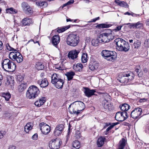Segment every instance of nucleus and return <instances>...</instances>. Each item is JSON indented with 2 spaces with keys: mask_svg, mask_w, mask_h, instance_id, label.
<instances>
[{
  "mask_svg": "<svg viewBox=\"0 0 149 149\" xmlns=\"http://www.w3.org/2000/svg\"><path fill=\"white\" fill-rule=\"evenodd\" d=\"M146 25L149 28V18L147 19L146 21Z\"/></svg>",
  "mask_w": 149,
  "mask_h": 149,
  "instance_id": "69168bd1",
  "label": "nucleus"
},
{
  "mask_svg": "<svg viewBox=\"0 0 149 149\" xmlns=\"http://www.w3.org/2000/svg\"><path fill=\"white\" fill-rule=\"evenodd\" d=\"M15 61H16L17 63H20L23 60V57L22 55L19 52V55L17 57H15Z\"/></svg>",
  "mask_w": 149,
  "mask_h": 149,
  "instance_id": "ea45409f",
  "label": "nucleus"
},
{
  "mask_svg": "<svg viewBox=\"0 0 149 149\" xmlns=\"http://www.w3.org/2000/svg\"><path fill=\"white\" fill-rule=\"evenodd\" d=\"M51 78V82L52 84H55L56 81L61 78L59 75L55 73H54L52 75Z\"/></svg>",
  "mask_w": 149,
  "mask_h": 149,
  "instance_id": "393cba45",
  "label": "nucleus"
},
{
  "mask_svg": "<svg viewBox=\"0 0 149 149\" xmlns=\"http://www.w3.org/2000/svg\"><path fill=\"white\" fill-rule=\"evenodd\" d=\"M26 88V85L23 83H21L18 87L19 90L20 92L23 91Z\"/></svg>",
  "mask_w": 149,
  "mask_h": 149,
  "instance_id": "79ce46f5",
  "label": "nucleus"
},
{
  "mask_svg": "<svg viewBox=\"0 0 149 149\" xmlns=\"http://www.w3.org/2000/svg\"><path fill=\"white\" fill-rule=\"evenodd\" d=\"M105 140V138L103 137H101L98 139L97 145L98 147H101L103 146Z\"/></svg>",
  "mask_w": 149,
  "mask_h": 149,
  "instance_id": "cd10ccee",
  "label": "nucleus"
},
{
  "mask_svg": "<svg viewBox=\"0 0 149 149\" xmlns=\"http://www.w3.org/2000/svg\"><path fill=\"white\" fill-rule=\"evenodd\" d=\"M102 56L107 60L112 61L117 57L116 53L114 52L104 50L101 52Z\"/></svg>",
  "mask_w": 149,
  "mask_h": 149,
  "instance_id": "0eeeda50",
  "label": "nucleus"
},
{
  "mask_svg": "<svg viewBox=\"0 0 149 149\" xmlns=\"http://www.w3.org/2000/svg\"><path fill=\"white\" fill-rule=\"evenodd\" d=\"M99 38L100 43H105L109 42V40L107 39L106 33L102 34L100 35Z\"/></svg>",
  "mask_w": 149,
  "mask_h": 149,
  "instance_id": "2eb2a0df",
  "label": "nucleus"
},
{
  "mask_svg": "<svg viewBox=\"0 0 149 149\" xmlns=\"http://www.w3.org/2000/svg\"><path fill=\"white\" fill-rule=\"evenodd\" d=\"M19 55V52L17 51L16 50H15V51L10 52L9 55V58L13 61H15V57L18 56Z\"/></svg>",
  "mask_w": 149,
  "mask_h": 149,
  "instance_id": "412c9836",
  "label": "nucleus"
},
{
  "mask_svg": "<svg viewBox=\"0 0 149 149\" xmlns=\"http://www.w3.org/2000/svg\"><path fill=\"white\" fill-rule=\"evenodd\" d=\"M61 142L58 139L52 140L49 142V147L52 149H58L60 147Z\"/></svg>",
  "mask_w": 149,
  "mask_h": 149,
  "instance_id": "9d476101",
  "label": "nucleus"
},
{
  "mask_svg": "<svg viewBox=\"0 0 149 149\" xmlns=\"http://www.w3.org/2000/svg\"><path fill=\"white\" fill-rule=\"evenodd\" d=\"M118 123H112V124L106 130L107 131L109 132V130L112 128L114 126L117 125Z\"/></svg>",
  "mask_w": 149,
  "mask_h": 149,
  "instance_id": "8fccbe9b",
  "label": "nucleus"
},
{
  "mask_svg": "<svg viewBox=\"0 0 149 149\" xmlns=\"http://www.w3.org/2000/svg\"><path fill=\"white\" fill-rule=\"evenodd\" d=\"M116 46V49L120 52H127L130 48L129 44L123 39L118 38L115 40Z\"/></svg>",
  "mask_w": 149,
  "mask_h": 149,
  "instance_id": "f03ea898",
  "label": "nucleus"
},
{
  "mask_svg": "<svg viewBox=\"0 0 149 149\" xmlns=\"http://www.w3.org/2000/svg\"><path fill=\"white\" fill-rule=\"evenodd\" d=\"M120 108L123 112H126L130 108V106L127 104H124L119 107Z\"/></svg>",
  "mask_w": 149,
  "mask_h": 149,
  "instance_id": "c85d7f7f",
  "label": "nucleus"
},
{
  "mask_svg": "<svg viewBox=\"0 0 149 149\" xmlns=\"http://www.w3.org/2000/svg\"><path fill=\"white\" fill-rule=\"evenodd\" d=\"M84 93L85 95L88 97H91L94 95L95 91L93 89L90 90L88 88H86Z\"/></svg>",
  "mask_w": 149,
  "mask_h": 149,
  "instance_id": "aec40b11",
  "label": "nucleus"
},
{
  "mask_svg": "<svg viewBox=\"0 0 149 149\" xmlns=\"http://www.w3.org/2000/svg\"><path fill=\"white\" fill-rule=\"evenodd\" d=\"M134 74L130 71L120 73L118 76V80L121 83L127 84L129 81L133 79Z\"/></svg>",
  "mask_w": 149,
  "mask_h": 149,
  "instance_id": "7ed1b4c3",
  "label": "nucleus"
},
{
  "mask_svg": "<svg viewBox=\"0 0 149 149\" xmlns=\"http://www.w3.org/2000/svg\"><path fill=\"white\" fill-rule=\"evenodd\" d=\"M38 83L42 88H45L47 86L48 83L47 80L46 78L44 79H40L38 80Z\"/></svg>",
  "mask_w": 149,
  "mask_h": 149,
  "instance_id": "a211bd4d",
  "label": "nucleus"
},
{
  "mask_svg": "<svg viewBox=\"0 0 149 149\" xmlns=\"http://www.w3.org/2000/svg\"><path fill=\"white\" fill-rule=\"evenodd\" d=\"M74 2V1L73 0H70L67 2V4H68V5H69L71 3H73Z\"/></svg>",
  "mask_w": 149,
  "mask_h": 149,
  "instance_id": "0e129e2a",
  "label": "nucleus"
},
{
  "mask_svg": "<svg viewBox=\"0 0 149 149\" xmlns=\"http://www.w3.org/2000/svg\"><path fill=\"white\" fill-rule=\"evenodd\" d=\"M56 69H58V70H63V69L62 68H61V67L60 66H59L57 67H56Z\"/></svg>",
  "mask_w": 149,
  "mask_h": 149,
  "instance_id": "774afa93",
  "label": "nucleus"
},
{
  "mask_svg": "<svg viewBox=\"0 0 149 149\" xmlns=\"http://www.w3.org/2000/svg\"><path fill=\"white\" fill-rule=\"evenodd\" d=\"M39 92V89L36 86H31L26 92V97L29 99H34L38 96Z\"/></svg>",
  "mask_w": 149,
  "mask_h": 149,
  "instance_id": "39448f33",
  "label": "nucleus"
},
{
  "mask_svg": "<svg viewBox=\"0 0 149 149\" xmlns=\"http://www.w3.org/2000/svg\"><path fill=\"white\" fill-rule=\"evenodd\" d=\"M34 42V44L38 43V45H40V44L39 43L38 41H34V40H33V39H31L30 40H29L28 41V42H27V44H28L29 42Z\"/></svg>",
  "mask_w": 149,
  "mask_h": 149,
  "instance_id": "5fc2aeb1",
  "label": "nucleus"
},
{
  "mask_svg": "<svg viewBox=\"0 0 149 149\" xmlns=\"http://www.w3.org/2000/svg\"><path fill=\"white\" fill-rule=\"evenodd\" d=\"M127 25H130L129 26V27H130V28H133L134 29H135V24L134 23H132V24H130V23H127L126 24Z\"/></svg>",
  "mask_w": 149,
  "mask_h": 149,
  "instance_id": "864d4df0",
  "label": "nucleus"
},
{
  "mask_svg": "<svg viewBox=\"0 0 149 149\" xmlns=\"http://www.w3.org/2000/svg\"><path fill=\"white\" fill-rule=\"evenodd\" d=\"M73 149H79L80 147V143L78 141L75 140L73 143Z\"/></svg>",
  "mask_w": 149,
  "mask_h": 149,
  "instance_id": "f704fd0d",
  "label": "nucleus"
},
{
  "mask_svg": "<svg viewBox=\"0 0 149 149\" xmlns=\"http://www.w3.org/2000/svg\"><path fill=\"white\" fill-rule=\"evenodd\" d=\"M22 9L26 13H31L32 12V8L29 5L25 2H23L21 4Z\"/></svg>",
  "mask_w": 149,
  "mask_h": 149,
  "instance_id": "4468645a",
  "label": "nucleus"
},
{
  "mask_svg": "<svg viewBox=\"0 0 149 149\" xmlns=\"http://www.w3.org/2000/svg\"><path fill=\"white\" fill-rule=\"evenodd\" d=\"M92 45L95 46H97L98 45V44L100 42L99 38L96 39H93L92 40Z\"/></svg>",
  "mask_w": 149,
  "mask_h": 149,
  "instance_id": "a19ab883",
  "label": "nucleus"
},
{
  "mask_svg": "<svg viewBox=\"0 0 149 149\" xmlns=\"http://www.w3.org/2000/svg\"><path fill=\"white\" fill-rule=\"evenodd\" d=\"M64 128V125L60 124L57 125L54 131V134L56 136H58L62 133Z\"/></svg>",
  "mask_w": 149,
  "mask_h": 149,
  "instance_id": "f8f14e48",
  "label": "nucleus"
},
{
  "mask_svg": "<svg viewBox=\"0 0 149 149\" xmlns=\"http://www.w3.org/2000/svg\"><path fill=\"white\" fill-rule=\"evenodd\" d=\"M39 126L42 133L44 134H47L50 132V127L46 123L42 122L40 123Z\"/></svg>",
  "mask_w": 149,
  "mask_h": 149,
  "instance_id": "9b49d317",
  "label": "nucleus"
},
{
  "mask_svg": "<svg viewBox=\"0 0 149 149\" xmlns=\"http://www.w3.org/2000/svg\"><path fill=\"white\" fill-rule=\"evenodd\" d=\"M36 67L38 70H42L44 68V66L41 62H38L36 64Z\"/></svg>",
  "mask_w": 149,
  "mask_h": 149,
  "instance_id": "58836bf2",
  "label": "nucleus"
},
{
  "mask_svg": "<svg viewBox=\"0 0 149 149\" xmlns=\"http://www.w3.org/2000/svg\"><path fill=\"white\" fill-rule=\"evenodd\" d=\"M33 22L31 19L28 18H25L23 19L22 21V23L24 26H29L31 24H32Z\"/></svg>",
  "mask_w": 149,
  "mask_h": 149,
  "instance_id": "a878e982",
  "label": "nucleus"
},
{
  "mask_svg": "<svg viewBox=\"0 0 149 149\" xmlns=\"http://www.w3.org/2000/svg\"><path fill=\"white\" fill-rule=\"evenodd\" d=\"M70 27V26L68 25L62 28H58L57 29V31L58 33H61Z\"/></svg>",
  "mask_w": 149,
  "mask_h": 149,
  "instance_id": "e433bc0d",
  "label": "nucleus"
},
{
  "mask_svg": "<svg viewBox=\"0 0 149 149\" xmlns=\"http://www.w3.org/2000/svg\"><path fill=\"white\" fill-rule=\"evenodd\" d=\"M123 26L122 25H120V26H117L116 28L113 29L112 31L113 32H116L120 30L123 27Z\"/></svg>",
  "mask_w": 149,
  "mask_h": 149,
  "instance_id": "3c124183",
  "label": "nucleus"
},
{
  "mask_svg": "<svg viewBox=\"0 0 149 149\" xmlns=\"http://www.w3.org/2000/svg\"><path fill=\"white\" fill-rule=\"evenodd\" d=\"M83 67L81 63H77L75 66L73 67L74 69L77 71H80Z\"/></svg>",
  "mask_w": 149,
  "mask_h": 149,
  "instance_id": "c9c22d12",
  "label": "nucleus"
},
{
  "mask_svg": "<svg viewBox=\"0 0 149 149\" xmlns=\"http://www.w3.org/2000/svg\"><path fill=\"white\" fill-rule=\"evenodd\" d=\"M75 75V73L73 71H70L67 72L65 74L67 76L68 81L72 80L74 76Z\"/></svg>",
  "mask_w": 149,
  "mask_h": 149,
  "instance_id": "2f4dec72",
  "label": "nucleus"
},
{
  "mask_svg": "<svg viewBox=\"0 0 149 149\" xmlns=\"http://www.w3.org/2000/svg\"><path fill=\"white\" fill-rule=\"evenodd\" d=\"M46 98L45 97H42L36 101L34 103L35 105L38 107H40L45 102Z\"/></svg>",
  "mask_w": 149,
  "mask_h": 149,
  "instance_id": "f3484780",
  "label": "nucleus"
},
{
  "mask_svg": "<svg viewBox=\"0 0 149 149\" xmlns=\"http://www.w3.org/2000/svg\"><path fill=\"white\" fill-rule=\"evenodd\" d=\"M2 65L4 70L8 72H13L15 70L16 67L15 63L8 59L4 60Z\"/></svg>",
  "mask_w": 149,
  "mask_h": 149,
  "instance_id": "423d86ee",
  "label": "nucleus"
},
{
  "mask_svg": "<svg viewBox=\"0 0 149 149\" xmlns=\"http://www.w3.org/2000/svg\"><path fill=\"white\" fill-rule=\"evenodd\" d=\"M135 29L139 28H142L143 27V24L141 23L140 22H139L136 23H134Z\"/></svg>",
  "mask_w": 149,
  "mask_h": 149,
  "instance_id": "49530a36",
  "label": "nucleus"
},
{
  "mask_svg": "<svg viewBox=\"0 0 149 149\" xmlns=\"http://www.w3.org/2000/svg\"><path fill=\"white\" fill-rule=\"evenodd\" d=\"M146 101H147V99L145 98L141 99L139 100V102H145Z\"/></svg>",
  "mask_w": 149,
  "mask_h": 149,
  "instance_id": "052dcab7",
  "label": "nucleus"
},
{
  "mask_svg": "<svg viewBox=\"0 0 149 149\" xmlns=\"http://www.w3.org/2000/svg\"><path fill=\"white\" fill-rule=\"evenodd\" d=\"M98 67L99 64L96 62H94L93 64H90L89 65V69L93 71L97 69Z\"/></svg>",
  "mask_w": 149,
  "mask_h": 149,
  "instance_id": "473e14b6",
  "label": "nucleus"
},
{
  "mask_svg": "<svg viewBox=\"0 0 149 149\" xmlns=\"http://www.w3.org/2000/svg\"><path fill=\"white\" fill-rule=\"evenodd\" d=\"M126 143V140L125 139L122 138L118 143L117 149H123Z\"/></svg>",
  "mask_w": 149,
  "mask_h": 149,
  "instance_id": "b1692460",
  "label": "nucleus"
},
{
  "mask_svg": "<svg viewBox=\"0 0 149 149\" xmlns=\"http://www.w3.org/2000/svg\"><path fill=\"white\" fill-rule=\"evenodd\" d=\"M5 134V132L3 131L0 132V139L3 138L4 135Z\"/></svg>",
  "mask_w": 149,
  "mask_h": 149,
  "instance_id": "6e6d98bb",
  "label": "nucleus"
},
{
  "mask_svg": "<svg viewBox=\"0 0 149 149\" xmlns=\"http://www.w3.org/2000/svg\"><path fill=\"white\" fill-rule=\"evenodd\" d=\"M115 2L117 5L121 7L125 8L128 7V5L124 1H121L119 0H115Z\"/></svg>",
  "mask_w": 149,
  "mask_h": 149,
  "instance_id": "bb28decb",
  "label": "nucleus"
},
{
  "mask_svg": "<svg viewBox=\"0 0 149 149\" xmlns=\"http://www.w3.org/2000/svg\"><path fill=\"white\" fill-rule=\"evenodd\" d=\"M85 106L82 102L76 101L74 102L70 105L68 109L72 114L78 115L84 109Z\"/></svg>",
  "mask_w": 149,
  "mask_h": 149,
  "instance_id": "f257e3e1",
  "label": "nucleus"
},
{
  "mask_svg": "<svg viewBox=\"0 0 149 149\" xmlns=\"http://www.w3.org/2000/svg\"><path fill=\"white\" fill-rule=\"evenodd\" d=\"M38 138V134H34L32 136V139L33 140H36Z\"/></svg>",
  "mask_w": 149,
  "mask_h": 149,
  "instance_id": "4d7b16f0",
  "label": "nucleus"
},
{
  "mask_svg": "<svg viewBox=\"0 0 149 149\" xmlns=\"http://www.w3.org/2000/svg\"><path fill=\"white\" fill-rule=\"evenodd\" d=\"M16 147L14 146H10L8 149H16Z\"/></svg>",
  "mask_w": 149,
  "mask_h": 149,
  "instance_id": "338daca9",
  "label": "nucleus"
},
{
  "mask_svg": "<svg viewBox=\"0 0 149 149\" xmlns=\"http://www.w3.org/2000/svg\"><path fill=\"white\" fill-rule=\"evenodd\" d=\"M10 95L9 93H4L3 94V97L6 101H8L10 98Z\"/></svg>",
  "mask_w": 149,
  "mask_h": 149,
  "instance_id": "a18cd8bd",
  "label": "nucleus"
},
{
  "mask_svg": "<svg viewBox=\"0 0 149 149\" xmlns=\"http://www.w3.org/2000/svg\"><path fill=\"white\" fill-rule=\"evenodd\" d=\"M3 48V44L2 41L0 40V50H1Z\"/></svg>",
  "mask_w": 149,
  "mask_h": 149,
  "instance_id": "13d9d810",
  "label": "nucleus"
},
{
  "mask_svg": "<svg viewBox=\"0 0 149 149\" xmlns=\"http://www.w3.org/2000/svg\"><path fill=\"white\" fill-rule=\"evenodd\" d=\"M24 79V77L22 75H18L17 76V79L18 81L21 82Z\"/></svg>",
  "mask_w": 149,
  "mask_h": 149,
  "instance_id": "09e8293b",
  "label": "nucleus"
},
{
  "mask_svg": "<svg viewBox=\"0 0 149 149\" xmlns=\"http://www.w3.org/2000/svg\"><path fill=\"white\" fill-rule=\"evenodd\" d=\"M64 83V80L61 78L56 81L55 84H53L56 87L58 88H62Z\"/></svg>",
  "mask_w": 149,
  "mask_h": 149,
  "instance_id": "4be33fe9",
  "label": "nucleus"
},
{
  "mask_svg": "<svg viewBox=\"0 0 149 149\" xmlns=\"http://www.w3.org/2000/svg\"><path fill=\"white\" fill-rule=\"evenodd\" d=\"M3 79V77L2 75L0 74V86H1L2 82V80Z\"/></svg>",
  "mask_w": 149,
  "mask_h": 149,
  "instance_id": "e2e57ef3",
  "label": "nucleus"
},
{
  "mask_svg": "<svg viewBox=\"0 0 149 149\" xmlns=\"http://www.w3.org/2000/svg\"><path fill=\"white\" fill-rule=\"evenodd\" d=\"M113 31H111V33H106L107 36V39L109 40V42L110 40H111L114 38V36L113 34Z\"/></svg>",
  "mask_w": 149,
  "mask_h": 149,
  "instance_id": "37998d69",
  "label": "nucleus"
},
{
  "mask_svg": "<svg viewBox=\"0 0 149 149\" xmlns=\"http://www.w3.org/2000/svg\"><path fill=\"white\" fill-rule=\"evenodd\" d=\"M79 52V50H73L69 52L68 57L70 59L74 60L77 58Z\"/></svg>",
  "mask_w": 149,
  "mask_h": 149,
  "instance_id": "ddd939ff",
  "label": "nucleus"
},
{
  "mask_svg": "<svg viewBox=\"0 0 149 149\" xmlns=\"http://www.w3.org/2000/svg\"><path fill=\"white\" fill-rule=\"evenodd\" d=\"M112 25L111 24H99L97 26V27L102 28H108L111 26Z\"/></svg>",
  "mask_w": 149,
  "mask_h": 149,
  "instance_id": "4c0bfd02",
  "label": "nucleus"
},
{
  "mask_svg": "<svg viewBox=\"0 0 149 149\" xmlns=\"http://www.w3.org/2000/svg\"><path fill=\"white\" fill-rule=\"evenodd\" d=\"M103 104L104 108L109 110L111 109L113 106L112 104H111L110 102H109L107 100H103Z\"/></svg>",
  "mask_w": 149,
  "mask_h": 149,
  "instance_id": "5701e85b",
  "label": "nucleus"
},
{
  "mask_svg": "<svg viewBox=\"0 0 149 149\" xmlns=\"http://www.w3.org/2000/svg\"><path fill=\"white\" fill-rule=\"evenodd\" d=\"M88 57L86 53H83L81 56V61L83 63H86L88 60Z\"/></svg>",
  "mask_w": 149,
  "mask_h": 149,
  "instance_id": "72a5a7b5",
  "label": "nucleus"
},
{
  "mask_svg": "<svg viewBox=\"0 0 149 149\" xmlns=\"http://www.w3.org/2000/svg\"><path fill=\"white\" fill-rule=\"evenodd\" d=\"M70 125L69 124V127H68V132L67 134V135L66 136V137H67V139L68 138V137L69 136V132L70 131Z\"/></svg>",
  "mask_w": 149,
  "mask_h": 149,
  "instance_id": "bf43d9fd",
  "label": "nucleus"
},
{
  "mask_svg": "<svg viewBox=\"0 0 149 149\" xmlns=\"http://www.w3.org/2000/svg\"><path fill=\"white\" fill-rule=\"evenodd\" d=\"M142 109L139 108L134 109L131 113V116L134 119H136L140 118L141 114Z\"/></svg>",
  "mask_w": 149,
  "mask_h": 149,
  "instance_id": "1a4fd4ad",
  "label": "nucleus"
},
{
  "mask_svg": "<svg viewBox=\"0 0 149 149\" xmlns=\"http://www.w3.org/2000/svg\"><path fill=\"white\" fill-rule=\"evenodd\" d=\"M36 4L38 7L42 6L45 7L47 5V2L45 1H41V0H39L36 1Z\"/></svg>",
  "mask_w": 149,
  "mask_h": 149,
  "instance_id": "c756f323",
  "label": "nucleus"
},
{
  "mask_svg": "<svg viewBox=\"0 0 149 149\" xmlns=\"http://www.w3.org/2000/svg\"><path fill=\"white\" fill-rule=\"evenodd\" d=\"M135 72H136L138 76L139 77H141L142 76V72H139V73H138L140 71V70L138 68L136 69L135 70Z\"/></svg>",
  "mask_w": 149,
  "mask_h": 149,
  "instance_id": "603ef678",
  "label": "nucleus"
},
{
  "mask_svg": "<svg viewBox=\"0 0 149 149\" xmlns=\"http://www.w3.org/2000/svg\"><path fill=\"white\" fill-rule=\"evenodd\" d=\"M60 41V38L58 35L54 36L52 38V42L53 45L56 47V46Z\"/></svg>",
  "mask_w": 149,
  "mask_h": 149,
  "instance_id": "6ab92c4d",
  "label": "nucleus"
},
{
  "mask_svg": "<svg viewBox=\"0 0 149 149\" xmlns=\"http://www.w3.org/2000/svg\"><path fill=\"white\" fill-rule=\"evenodd\" d=\"M6 12L7 13L15 14L17 13V11L13 8H10L7 9L6 10Z\"/></svg>",
  "mask_w": 149,
  "mask_h": 149,
  "instance_id": "c03bdc74",
  "label": "nucleus"
},
{
  "mask_svg": "<svg viewBox=\"0 0 149 149\" xmlns=\"http://www.w3.org/2000/svg\"><path fill=\"white\" fill-rule=\"evenodd\" d=\"M141 44V42L139 41H137L134 42V45L135 48H137L140 46Z\"/></svg>",
  "mask_w": 149,
  "mask_h": 149,
  "instance_id": "de8ad7c7",
  "label": "nucleus"
},
{
  "mask_svg": "<svg viewBox=\"0 0 149 149\" xmlns=\"http://www.w3.org/2000/svg\"><path fill=\"white\" fill-rule=\"evenodd\" d=\"M79 41V36L76 34L72 33L68 36L66 42L68 45L72 47H75L78 45Z\"/></svg>",
  "mask_w": 149,
  "mask_h": 149,
  "instance_id": "20e7f679",
  "label": "nucleus"
},
{
  "mask_svg": "<svg viewBox=\"0 0 149 149\" xmlns=\"http://www.w3.org/2000/svg\"><path fill=\"white\" fill-rule=\"evenodd\" d=\"M128 117L127 113L126 112H118L116 115V119L119 121H123Z\"/></svg>",
  "mask_w": 149,
  "mask_h": 149,
  "instance_id": "6e6552de",
  "label": "nucleus"
},
{
  "mask_svg": "<svg viewBox=\"0 0 149 149\" xmlns=\"http://www.w3.org/2000/svg\"><path fill=\"white\" fill-rule=\"evenodd\" d=\"M32 124L31 123H29L26 124L24 127V131L26 133H29L30 130L32 128Z\"/></svg>",
  "mask_w": 149,
  "mask_h": 149,
  "instance_id": "7c9ffc66",
  "label": "nucleus"
},
{
  "mask_svg": "<svg viewBox=\"0 0 149 149\" xmlns=\"http://www.w3.org/2000/svg\"><path fill=\"white\" fill-rule=\"evenodd\" d=\"M7 49L10 51H15V50L14 48L11 47L9 46L8 47H7Z\"/></svg>",
  "mask_w": 149,
  "mask_h": 149,
  "instance_id": "680f3d73",
  "label": "nucleus"
},
{
  "mask_svg": "<svg viewBox=\"0 0 149 149\" xmlns=\"http://www.w3.org/2000/svg\"><path fill=\"white\" fill-rule=\"evenodd\" d=\"M6 84L7 86H9L12 88H13L14 84V78L10 77L7 78Z\"/></svg>",
  "mask_w": 149,
  "mask_h": 149,
  "instance_id": "dca6fc26",
  "label": "nucleus"
}]
</instances>
